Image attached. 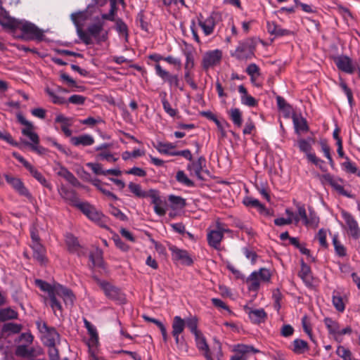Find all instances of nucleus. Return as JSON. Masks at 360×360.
<instances>
[{"mask_svg": "<svg viewBox=\"0 0 360 360\" xmlns=\"http://www.w3.org/2000/svg\"><path fill=\"white\" fill-rule=\"evenodd\" d=\"M155 148L160 154L170 156H175L176 151V146L169 142H158Z\"/></svg>", "mask_w": 360, "mask_h": 360, "instance_id": "34", "label": "nucleus"}, {"mask_svg": "<svg viewBox=\"0 0 360 360\" xmlns=\"http://www.w3.org/2000/svg\"><path fill=\"white\" fill-rule=\"evenodd\" d=\"M84 323L89 335L86 345L89 348V356H91L98 353L99 347L98 335L96 328L93 324L86 319Z\"/></svg>", "mask_w": 360, "mask_h": 360, "instance_id": "8", "label": "nucleus"}, {"mask_svg": "<svg viewBox=\"0 0 360 360\" xmlns=\"http://www.w3.org/2000/svg\"><path fill=\"white\" fill-rule=\"evenodd\" d=\"M65 243L70 252L80 254L81 247L77 238L72 234H68L65 236Z\"/></svg>", "mask_w": 360, "mask_h": 360, "instance_id": "37", "label": "nucleus"}, {"mask_svg": "<svg viewBox=\"0 0 360 360\" xmlns=\"http://www.w3.org/2000/svg\"><path fill=\"white\" fill-rule=\"evenodd\" d=\"M71 143L74 146H91L94 143V137L89 134H82L78 136H73L71 138Z\"/></svg>", "mask_w": 360, "mask_h": 360, "instance_id": "35", "label": "nucleus"}, {"mask_svg": "<svg viewBox=\"0 0 360 360\" xmlns=\"http://www.w3.org/2000/svg\"><path fill=\"white\" fill-rule=\"evenodd\" d=\"M271 279V273L269 269L262 268L255 271L247 278L248 287L250 291L257 292L262 283H268Z\"/></svg>", "mask_w": 360, "mask_h": 360, "instance_id": "5", "label": "nucleus"}, {"mask_svg": "<svg viewBox=\"0 0 360 360\" xmlns=\"http://www.w3.org/2000/svg\"><path fill=\"white\" fill-rule=\"evenodd\" d=\"M76 207L80 210L84 214L93 221L98 222L103 217L101 212L97 210L94 205L87 202H80L76 204Z\"/></svg>", "mask_w": 360, "mask_h": 360, "instance_id": "13", "label": "nucleus"}, {"mask_svg": "<svg viewBox=\"0 0 360 360\" xmlns=\"http://www.w3.org/2000/svg\"><path fill=\"white\" fill-rule=\"evenodd\" d=\"M5 179L7 183H8L20 195L28 198H31V194L20 179L8 175H6Z\"/></svg>", "mask_w": 360, "mask_h": 360, "instance_id": "22", "label": "nucleus"}, {"mask_svg": "<svg viewBox=\"0 0 360 360\" xmlns=\"http://www.w3.org/2000/svg\"><path fill=\"white\" fill-rule=\"evenodd\" d=\"M91 184L98 189L102 193H103L105 195H106L108 198H109L112 200H117L118 198L117 196L114 194L113 193L110 192L108 190H106L102 186L101 181L98 179H94L91 180Z\"/></svg>", "mask_w": 360, "mask_h": 360, "instance_id": "42", "label": "nucleus"}, {"mask_svg": "<svg viewBox=\"0 0 360 360\" xmlns=\"http://www.w3.org/2000/svg\"><path fill=\"white\" fill-rule=\"evenodd\" d=\"M341 216L348 228L349 234L355 239L360 238V228L355 218L345 210L341 212Z\"/></svg>", "mask_w": 360, "mask_h": 360, "instance_id": "15", "label": "nucleus"}, {"mask_svg": "<svg viewBox=\"0 0 360 360\" xmlns=\"http://www.w3.org/2000/svg\"><path fill=\"white\" fill-rule=\"evenodd\" d=\"M229 232H231L230 229L225 228L220 222H217L216 229L211 230L207 233L208 244L211 247L218 249L224 237V233Z\"/></svg>", "mask_w": 360, "mask_h": 360, "instance_id": "11", "label": "nucleus"}, {"mask_svg": "<svg viewBox=\"0 0 360 360\" xmlns=\"http://www.w3.org/2000/svg\"><path fill=\"white\" fill-rule=\"evenodd\" d=\"M246 72L250 77V82L254 86L257 87L262 86L261 72L257 65L250 63L246 68Z\"/></svg>", "mask_w": 360, "mask_h": 360, "instance_id": "24", "label": "nucleus"}, {"mask_svg": "<svg viewBox=\"0 0 360 360\" xmlns=\"http://www.w3.org/2000/svg\"><path fill=\"white\" fill-rule=\"evenodd\" d=\"M195 339L196 346L199 350L203 352V354L210 352L209 346L206 342L205 338L202 336L201 333L195 335Z\"/></svg>", "mask_w": 360, "mask_h": 360, "instance_id": "46", "label": "nucleus"}, {"mask_svg": "<svg viewBox=\"0 0 360 360\" xmlns=\"http://www.w3.org/2000/svg\"><path fill=\"white\" fill-rule=\"evenodd\" d=\"M18 121L25 126L22 129V134L30 139L29 143L39 142V138L37 134L34 131V127L33 124L27 120L23 116L19 115L18 117Z\"/></svg>", "mask_w": 360, "mask_h": 360, "instance_id": "18", "label": "nucleus"}, {"mask_svg": "<svg viewBox=\"0 0 360 360\" xmlns=\"http://www.w3.org/2000/svg\"><path fill=\"white\" fill-rule=\"evenodd\" d=\"M323 323L328 330V335L338 343L343 342L345 335H350L352 333L351 326H347L341 328L339 322L331 318H325Z\"/></svg>", "mask_w": 360, "mask_h": 360, "instance_id": "3", "label": "nucleus"}, {"mask_svg": "<svg viewBox=\"0 0 360 360\" xmlns=\"http://www.w3.org/2000/svg\"><path fill=\"white\" fill-rule=\"evenodd\" d=\"M59 174L72 185L77 186L79 184L76 177L65 168H62Z\"/></svg>", "mask_w": 360, "mask_h": 360, "instance_id": "54", "label": "nucleus"}, {"mask_svg": "<svg viewBox=\"0 0 360 360\" xmlns=\"http://www.w3.org/2000/svg\"><path fill=\"white\" fill-rule=\"evenodd\" d=\"M334 62L338 68L344 72L352 74L355 70L352 59L347 56H338L334 58Z\"/></svg>", "mask_w": 360, "mask_h": 360, "instance_id": "19", "label": "nucleus"}, {"mask_svg": "<svg viewBox=\"0 0 360 360\" xmlns=\"http://www.w3.org/2000/svg\"><path fill=\"white\" fill-rule=\"evenodd\" d=\"M176 179L179 183L186 186L191 187L194 185L193 182L190 179H188L184 171H179L176 173Z\"/></svg>", "mask_w": 360, "mask_h": 360, "instance_id": "50", "label": "nucleus"}, {"mask_svg": "<svg viewBox=\"0 0 360 360\" xmlns=\"http://www.w3.org/2000/svg\"><path fill=\"white\" fill-rule=\"evenodd\" d=\"M233 352L236 354L231 357L230 360H247L248 354L260 352L253 346L248 345H237L234 347Z\"/></svg>", "mask_w": 360, "mask_h": 360, "instance_id": "16", "label": "nucleus"}, {"mask_svg": "<svg viewBox=\"0 0 360 360\" xmlns=\"http://www.w3.org/2000/svg\"><path fill=\"white\" fill-rule=\"evenodd\" d=\"M32 351H30L27 345H18L15 350V354L18 356L26 357L32 355Z\"/></svg>", "mask_w": 360, "mask_h": 360, "instance_id": "64", "label": "nucleus"}, {"mask_svg": "<svg viewBox=\"0 0 360 360\" xmlns=\"http://www.w3.org/2000/svg\"><path fill=\"white\" fill-rule=\"evenodd\" d=\"M180 335L181 334H172L175 340V344L176 345V347H178L179 349L187 352L188 345L184 337H180Z\"/></svg>", "mask_w": 360, "mask_h": 360, "instance_id": "55", "label": "nucleus"}, {"mask_svg": "<svg viewBox=\"0 0 360 360\" xmlns=\"http://www.w3.org/2000/svg\"><path fill=\"white\" fill-rule=\"evenodd\" d=\"M35 283L42 291L47 293L50 300V306L54 314L58 316L62 314L63 306L59 301V298L62 299L65 306L70 308L73 306L75 297L72 292L68 288L58 283H49L42 280L37 279Z\"/></svg>", "mask_w": 360, "mask_h": 360, "instance_id": "1", "label": "nucleus"}, {"mask_svg": "<svg viewBox=\"0 0 360 360\" xmlns=\"http://www.w3.org/2000/svg\"><path fill=\"white\" fill-rule=\"evenodd\" d=\"M162 103L164 110L171 117H174L177 113V110L172 108L168 101L164 98L162 99Z\"/></svg>", "mask_w": 360, "mask_h": 360, "instance_id": "63", "label": "nucleus"}, {"mask_svg": "<svg viewBox=\"0 0 360 360\" xmlns=\"http://www.w3.org/2000/svg\"><path fill=\"white\" fill-rule=\"evenodd\" d=\"M18 19H15L8 15L7 12L2 9L0 12V25L6 29L15 30L18 23Z\"/></svg>", "mask_w": 360, "mask_h": 360, "instance_id": "27", "label": "nucleus"}, {"mask_svg": "<svg viewBox=\"0 0 360 360\" xmlns=\"http://www.w3.org/2000/svg\"><path fill=\"white\" fill-rule=\"evenodd\" d=\"M238 92L240 94V102L243 105L248 107H255L257 105V101L248 94V91L243 85L238 86Z\"/></svg>", "mask_w": 360, "mask_h": 360, "instance_id": "31", "label": "nucleus"}, {"mask_svg": "<svg viewBox=\"0 0 360 360\" xmlns=\"http://www.w3.org/2000/svg\"><path fill=\"white\" fill-rule=\"evenodd\" d=\"M99 284L105 296L109 299L114 300H122L123 295L119 288L105 281H101Z\"/></svg>", "mask_w": 360, "mask_h": 360, "instance_id": "21", "label": "nucleus"}, {"mask_svg": "<svg viewBox=\"0 0 360 360\" xmlns=\"http://www.w3.org/2000/svg\"><path fill=\"white\" fill-rule=\"evenodd\" d=\"M298 214L301 217L303 224L307 227L316 229L319 226V217L311 207H309L307 214L303 205H298Z\"/></svg>", "mask_w": 360, "mask_h": 360, "instance_id": "9", "label": "nucleus"}, {"mask_svg": "<svg viewBox=\"0 0 360 360\" xmlns=\"http://www.w3.org/2000/svg\"><path fill=\"white\" fill-rule=\"evenodd\" d=\"M266 29L267 32L271 35H274L275 37H283L290 35L292 34L291 31L282 28L280 25H278L274 21L266 22Z\"/></svg>", "mask_w": 360, "mask_h": 360, "instance_id": "29", "label": "nucleus"}, {"mask_svg": "<svg viewBox=\"0 0 360 360\" xmlns=\"http://www.w3.org/2000/svg\"><path fill=\"white\" fill-rule=\"evenodd\" d=\"M172 334H181L186 327V322L184 319L179 316H175L172 321Z\"/></svg>", "mask_w": 360, "mask_h": 360, "instance_id": "39", "label": "nucleus"}, {"mask_svg": "<svg viewBox=\"0 0 360 360\" xmlns=\"http://www.w3.org/2000/svg\"><path fill=\"white\" fill-rule=\"evenodd\" d=\"M254 50L255 46L252 41L248 39L240 42L231 56L238 60H247L253 57Z\"/></svg>", "mask_w": 360, "mask_h": 360, "instance_id": "12", "label": "nucleus"}, {"mask_svg": "<svg viewBox=\"0 0 360 360\" xmlns=\"http://www.w3.org/2000/svg\"><path fill=\"white\" fill-rule=\"evenodd\" d=\"M333 304L337 311L343 312L345 309V304L343 302L342 297L339 295H333Z\"/></svg>", "mask_w": 360, "mask_h": 360, "instance_id": "51", "label": "nucleus"}, {"mask_svg": "<svg viewBox=\"0 0 360 360\" xmlns=\"http://www.w3.org/2000/svg\"><path fill=\"white\" fill-rule=\"evenodd\" d=\"M326 237H327V231L324 229H321L319 231L318 233L316 234V238L319 240L320 245L322 246L323 248L328 247Z\"/></svg>", "mask_w": 360, "mask_h": 360, "instance_id": "60", "label": "nucleus"}, {"mask_svg": "<svg viewBox=\"0 0 360 360\" xmlns=\"http://www.w3.org/2000/svg\"><path fill=\"white\" fill-rule=\"evenodd\" d=\"M16 30L22 32V37L26 39H40L43 34L33 23L19 20Z\"/></svg>", "mask_w": 360, "mask_h": 360, "instance_id": "7", "label": "nucleus"}, {"mask_svg": "<svg viewBox=\"0 0 360 360\" xmlns=\"http://www.w3.org/2000/svg\"><path fill=\"white\" fill-rule=\"evenodd\" d=\"M58 193L61 198L66 201H68L72 205L76 207V204L79 203L76 192L66 186H62L58 188Z\"/></svg>", "mask_w": 360, "mask_h": 360, "instance_id": "26", "label": "nucleus"}, {"mask_svg": "<svg viewBox=\"0 0 360 360\" xmlns=\"http://www.w3.org/2000/svg\"><path fill=\"white\" fill-rule=\"evenodd\" d=\"M333 244L334 245L336 254L340 257L346 255V249L343 245L338 240V235H334L333 237Z\"/></svg>", "mask_w": 360, "mask_h": 360, "instance_id": "49", "label": "nucleus"}, {"mask_svg": "<svg viewBox=\"0 0 360 360\" xmlns=\"http://www.w3.org/2000/svg\"><path fill=\"white\" fill-rule=\"evenodd\" d=\"M38 329L41 334V340L49 347L55 346L59 340V334L53 328H49L44 322H37Z\"/></svg>", "mask_w": 360, "mask_h": 360, "instance_id": "6", "label": "nucleus"}, {"mask_svg": "<svg viewBox=\"0 0 360 360\" xmlns=\"http://www.w3.org/2000/svg\"><path fill=\"white\" fill-rule=\"evenodd\" d=\"M169 250L172 253V259L175 262L184 265H191L193 263V259L186 250L174 245H170Z\"/></svg>", "mask_w": 360, "mask_h": 360, "instance_id": "17", "label": "nucleus"}, {"mask_svg": "<svg viewBox=\"0 0 360 360\" xmlns=\"http://www.w3.org/2000/svg\"><path fill=\"white\" fill-rule=\"evenodd\" d=\"M155 74L161 78V79L168 84L170 88H179L183 89L180 86V79L178 75H172L167 70L163 69L159 63L155 65Z\"/></svg>", "mask_w": 360, "mask_h": 360, "instance_id": "10", "label": "nucleus"}, {"mask_svg": "<svg viewBox=\"0 0 360 360\" xmlns=\"http://www.w3.org/2000/svg\"><path fill=\"white\" fill-rule=\"evenodd\" d=\"M222 58V52L219 49L207 51L202 57V65L209 69L219 64Z\"/></svg>", "mask_w": 360, "mask_h": 360, "instance_id": "14", "label": "nucleus"}, {"mask_svg": "<svg viewBox=\"0 0 360 360\" xmlns=\"http://www.w3.org/2000/svg\"><path fill=\"white\" fill-rule=\"evenodd\" d=\"M229 114L234 125L240 127L243 123L242 112L240 109L236 108H231Z\"/></svg>", "mask_w": 360, "mask_h": 360, "instance_id": "45", "label": "nucleus"}, {"mask_svg": "<svg viewBox=\"0 0 360 360\" xmlns=\"http://www.w3.org/2000/svg\"><path fill=\"white\" fill-rule=\"evenodd\" d=\"M79 39L86 45L100 44L107 41L108 31L103 29V23L99 19H94L86 30H78Z\"/></svg>", "mask_w": 360, "mask_h": 360, "instance_id": "2", "label": "nucleus"}, {"mask_svg": "<svg viewBox=\"0 0 360 360\" xmlns=\"http://www.w3.org/2000/svg\"><path fill=\"white\" fill-rule=\"evenodd\" d=\"M311 139L306 140L301 139L297 141V146L300 151L304 153L306 155L311 152Z\"/></svg>", "mask_w": 360, "mask_h": 360, "instance_id": "53", "label": "nucleus"}, {"mask_svg": "<svg viewBox=\"0 0 360 360\" xmlns=\"http://www.w3.org/2000/svg\"><path fill=\"white\" fill-rule=\"evenodd\" d=\"M154 212L160 217L165 216L167 210V203L165 199L160 198L158 200L155 202Z\"/></svg>", "mask_w": 360, "mask_h": 360, "instance_id": "43", "label": "nucleus"}, {"mask_svg": "<svg viewBox=\"0 0 360 360\" xmlns=\"http://www.w3.org/2000/svg\"><path fill=\"white\" fill-rule=\"evenodd\" d=\"M243 204L246 207H255L257 211L264 216L271 215V211L267 209L263 204H262L257 199L253 198L250 196H246L243 200Z\"/></svg>", "mask_w": 360, "mask_h": 360, "instance_id": "23", "label": "nucleus"}, {"mask_svg": "<svg viewBox=\"0 0 360 360\" xmlns=\"http://www.w3.org/2000/svg\"><path fill=\"white\" fill-rule=\"evenodd\" d=\"M285 213L288 215V218L280 217L274 220L275 225L281 226L290 224L292 222V217L294 215V213L289 209L285 210Z\"/></svg>", "mask_w": 360, "mask_h": 360, "instance_id": "48", "label": "nucleus"}, {"mask_svg": "<svg viewBox=\"0 0 360 360\" xmlns=\"http://www.w3.org/2000/svg\"><path fill=\"white\" fill-rule=\"evenodd\" d=\"M18 312L11 307L0 309V321H5L10 319H16Z\"/></svg>", "mask_w": 360, "mask_h": 360, "instance_id": "44", "label": "nucleus"}, {"mask_svg": "<svg viewBox=\"0 0 360 360\" xmlns=\"http://www.w3.org/2000/svg\"><path fill=\"white\" fill-rule=\"evenodd\" d=\"M46 94L49 96L51 101L56 105H65L68 104L67 98L61 94H58L54 91V89H52L49 87H46L45 89Z\"/></svg>", "mask_w": 360, "mask_h": 360, "instance_id": "36", "label": "nucleus"}, {"mask_svg": "<svg viewBox=\"0 0 360 360\" xmlns=\"http://www.w3.org/2000/svg\"><path fill=\"white\" fill-rule=\"evenodd\" d=\"M162 1L165 6L174 9H180L186 6L184 0H162Z\"/></svg>", "mask_w": 360, "mask_h": 360, "instance_id": "56", "label": "nucleus"}, {"mask_svg": "<svg viewBox=\"0 0 360 360\" xmlns=\"http://www.w3.org/2000/svg\"><path fill=\"white\" fill-rule=\"evenodd\" d=\"M184 320L186 322V326L190 329L191 332L194 335H197L200 333L198 330V319L195 316H191Z\"/></svg>", "mask_w": 360, "mask_h": 360, "instance_id": "47", "label": "nucleus"}, {"mask_svg": "<svg viewBox=\"0 0 360 360\" xmlns=\"http://www.w3.org/2000/svg\"><path fill=\"white\" fill-rule=\"evenodd\" d=\"M245 309L252 323H260L264 322L266 318V314L263 309H251L247 306L245 307Z\"/></svg>", "mask_w": 360, "mask_h": 360, "instance_id": "28", "label": "nucleus"}, {"mask_svg": "<svg viewBox=\"0 0 360 360\" xmlns=\"http://www.w3.org/2000/svg\"><path fill=\"white\" fill-rule=\"evenodd\" d=\"M336 354L342 358V360H353L351 352L342 345H339L337 347Z\"/></svg>", "mask_w": 360, "mask_h": 360, "instance_id": "52", "label": "nucleus"}, {"mask_svg": "<svg viewBox=\"0 0 360 360\" xmlns=\"http://www.w3.org/2000/svg\"><path fill=\"white\" fill-rule=\"evenodd\" d=\"M128 188L130 192L136 198H147L146 191L143 190L141 186L139 184L129 182L128 184Z\"/></svg>", "mask_w": 360, "mask_h": 360, "instance_id": "40", "label": "nucleus"}, {"mask_svg": "<svg viewBox=\"0 0 360 360\" xmlns=\"http://www.w3.org/2000/svg\"><path fill=\"white\" fill-rule=\"evenodd\" d=\"M79 122L82 124L88 125V126L92 127L95 126L96 124L103 122V120L100 117H89L84 120H80Z\"/></svg>", "mask_w": 360, "mask_h": 360, "instance_id": "62", "label": "nucleus"}, {"mask_svg": "<svg viewBox=\"0 0 360 360\" xmlns=\"http://www.w3.org/2000/svg\"><path fill=\"white\" fill-rule=\"evenodd\" d=\"M60 79L70 88V91L82 92L85 90L84 86L78 84L69 75L63 72L60 74Z\"/></svg>", "mask_w": 360, "mask_h": 360, "instance_id": "33", "label": "nucleus"}, {"mask_svg": "<svg viewBox=\"0 0 360 360\" xmlns=\"http://www.w3.org/2000/svg\"><path fill=\"white\" fill-rule=\"evenodd\" d=\"M292 351L295 354H303L309 349L308 343L301 339H295L292 342Z\"/></svg>", "mask_w": 360, "mask_h": 360, "instance_id": "41", "label": "nucleus"}, {"mask_svg": "<svg viewBox=\"0 0 360 360\" xmlns=\"http://www.w3.org/2000/svg\"><path fill=\"white\" fill-rule=\"evenodd\" d=\"M292 121L295 127V130L297 133L307 131L308 130V126L307 121L300 115H293Z\"/></svg>", "mask_w": 360, "mask_h": 360, "instance_id": "38", "label": "nucleus"}, {"mask_svg": "<svg viewBox=\"0 0 360 360\" xmlns=\"http://www.w3.org/2000/svg\"><path fill=\"white\" fill-rule=\"evenodd\" d=\"M30 175L34 177L41 186L49 190L52 189V185L46 180L44 175L34 166L31 165L27 169Z\"/></svg>", "mask_w": 360, "mask_h": 360, "instance_id": "32", "label": "nucleus"}, {"mask_svg": "<svg viewBox=\"0 0 360 360\" xmlns=\"http://www.w3.org/2000/svg\"><path fill=\"white\" fill-rule=\"evenodd\" d=\"M89 18L88 11H79L72 13L71 20L76 27L77 34H78V30H82V26Z\"/></svg>", "mask_w": 360, "mask_h": 360, "instance_id": "30", "label": "nucleus"}, {"mask_svg": "<svg viewBox=\"0 0 360 360\" xmlns=\"http://www.w3.org/2000/svg\"><path fill=\"white\" fill-rule=\"evenodd\" d=\"M186 58L184 68L185 70H191L194 67V58L191 52L186 51L184 53Z\"/></svg>", "mask_w": 360, "mask_h": 360, "instance_id": "61", "label": "nucleus"}, {"mask_svg": "<svg viewBox=\"0 0 360 360\" xmlns=\"http://www.w3.org/2000/svg\"><path fill=\"white\" fill-rule=\"evenodd\" d=\"M86 166L91 169L92 172L96 174V175H104L105 176V169H103L102 168V166L101 164L97 162H87L86 164Z\"/></svg>", "mask_w": 360, "mask_h": 360, "instance_id": "57", "label": "nucleus"}, {"mask_svg": "<svg viewBox=\"0 0 360 360\" xmlns=\"http://www.w3.org/2000/svg\"><path fill=\"white\" fill-rule=\"evenodd\" d=\"M205 165V159L203 157H200L195 161H192L187 165V169L190 172L191 174H194L197 178L202 179L201 173L203 167Z\"/></svg>", "mask_w": 360, "mask_h": 360, "instance_id": "25", "label": "nucleus"}, {"mask_svg": "<svg viewBox=\"0 0 360 360\" xmlns=\"http://www.w3.org/2000/svg\"><path fill=\"white\" fill-rule=\"evenodd\" d=\"M115 29L117 32L122 36H127V25L123 22L121 19H117L115 20Z\"/></svg>", "mask_w": 360, "mask_h": 360, "instance_id": "59", "label": "nucleus"}, {"mask_svg": "<svg viewBox=\"0 0 360 360\" xmlns=\"http://www.w3.org/2000/svg\"><path fill=\"white\" fill-rule=\"evenodd\" d=\"M198 21L199 26L202 30L205 36L212 34L215 27V18L214 13H212L206 18H204L202 15H200L198 18Z\"/></svg>", "mask_w": 360, "mask_h": 360, "instance_id": "20", "label": "nucleus"}, {"mask_svg": "<svg viewBox=\"0 0 360 360\" xmlns=\"http://www.w3.org/2000/svg\"><path fill=\"white\" fill-rule=\"evenodd\" d=\"M68 104L72 103L74 105H82L85 103L86 97L82 95L74 94L70 96L68 99Z\"/></svg>", "mask_w": 360, "mask_h": 360, "instance_id": "58", "label": "nucleus"}, {"mask_svg": "<svg viewBox=\"0 0 360 360\" xmlns=\"http://www.w3.org/2000/svg\"><path fill=\"white\" fill-rule=\"evenodd\" d=\"M30 236L31 243L30 245L33 252V257L41 264H46L48 259L46 248L41 243L37 229L34 226L30 229Z\"/></svg>", "mask_w": 360, "mask_h": 360, "instance_id": "4", "label": "nucleus"}]
</instances>
